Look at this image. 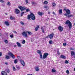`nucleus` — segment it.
<instances>
[{
	"instance_id": "nucleus-58",
	"label": "nucleus",
	"mask_w": 75,
	"mask_h": 75,
	"mask_svg": "<svg viewBox=\"0 0 75 75\" xmlns=\"http://www.w3.org/2000/svg\"><path fill=\"white\" fill-rule=\"evenodd\" d=\"M17 69H19L20 68L19 67H17Z\"/></svg>"
},
{
	"instance_id": "nucleus-61",
	"label": "nucleus",
	"mask_w": 75,
	"mask_h": 75,
	"mask_svg": "<svg viewBox=\"0 0 75 75\" xmlns=\"http://www.w3.org/2000/svg\"><path fill=\"white\" fill-rule=\"evenodd\" d=\"M1 33H0V36H1Z\"/></svg>"
},
{
	"instance_id": "nucleus-62",
	"label": "nucleus",
	"mask_w": 75,
	"mask_h": 75,
	"mask_svg": "<svg viewBox=\"0 0 75 75\" xmlns=\"http://www.w3.org/2000/svg\"><path fill=\"white\" fill-rule=\"evenodd\" d=\"M5 14H6V16H7V13H6Z\"/></svg>"
},
{
	"instance_id": "nucleus-54",
	"label": "nucleus",
	"mask_w": 75,
	"mask_h": 75,
	"mask_svg": "<svg viewBox=\"0 0 75 75\" xmlns=\"http://www.w3.org/2000/svg\"><path fill=\"white\" fill-rule=\"evenodd\" d=\"M52 13L54 15H55V12H54L53 11L52 12Z\"/></svg>"
},
{
	"instance_id": "nucleus-32",
	"label": "nucleus",
	"mask_w": 75,
	"mask_h": 75,
	"mask_svg": "<svg viewBox=\"0 0 75 75\" xmlns=\"http://www.w3.org/2000/svg\"><path fill=\"white\" fill-rule=\"evenodd\" d=\"M7 5H8V6H9L11 5V4L10 3V2L8 1L7 3Z\"/></svg>"
},
{
	"instance_id": "nucleus-35",
	"label": "nucleus",
	"mask_w": 75,
	"mask_h": 75,
	"mask_svg": "<svg viewBox=\"0 0 75 75\" xmlns=\"http://www.w3.org/2000/svg\"><path fill=\"white\" fill-rule=\"evenodd\" d=\"M14 63H15V64H17V59L14 60Z\"/></svg>"
},
{
	"instance_id": "nucleus-8",
	"label": "nucleus",
	"mask_w": 75,
	"mask_h": 75,
	"mask_svg": "<svg viewBox=\"0 0 75 75\" xmlns=\"http://www.w3.org/2000/svg\"><path fill=\"white\" fill-rule=\"evenodd\" d=\"M54 35V34L53 33H52L49 35V38L50 40H52V39L53 38Z\"/></svg>"
},
{
	"instance_id": "nucleus-7",
	"label": "nucleus",
	"mask_w": 75,
	"mask_h": 75,
	"mask_svg": "<svg viewBox=\"0 0 75 75\" xmlns=\"http://www.w3.org/2000/svg\"><path fill=\"white\" fill-rule=\"evenodd\" d=\"M64 11H65L67 14H71V11L69 9H67L66 10V8H64Z\"/></svg>"
},
{
	"instance_id": "nucleus-47",
	"label": "nucleus",
	"mask_w": 75,
	"mask_h": 75,
	"mask_svg": "<svg viewBox=\"0 0 75 75\" xmlns=\"http://www.w3.org/2000/svg\"><path fill=\"white\" fill-rule=\"evenodd\" d=\"M21 24H22V25H24V23H23V22H21Z\"/></svg>"
},
{
	"instance_id": "nucleus-45",
	"label": "nucleus",
	"mask_w": 75,
	"mask_h": 75,
	"mask_svg": "<svg viewBox=\"0 0 75 75\" xmlns=\"http://www.w3.org/2000/svg\"><path fill=\"white\" fill-rule=\"evenodd\" d=\"M17 57L18 58V59L19 60L20 59H21V57L19 56H18Z\"/></svg>"
},
{
	"instance_id": "nucleus-4",
	"label": "nucleus",
	"mask_w": 75,
	"mask_h": 75,
	"mask_svg": "<svg viewBox=\"0 0 75 75\" xmlns=\"http://www.w3.org/2000/svg\"><path fill=\"white\" fill-rule=\"evenodd\" d=\"M22 35L23 36H24L25 37V38H27L28 37V36H27V33L25 31L23 32L22 33Z\"/></svg>"
},
{
	"instance_id": "nucleus-50",
	"label": "nucleus",
	"mask_w": 75,
	"mask_h": 75,
	"mask_svg": "<svg viewBox=\"0 0 75 75\" xmlns=\"http://www.w3.org/2000/svg\"><path fill=\"white\" fill-rule=\"evenodd\" d=\"M0 2H1V3H4V1L3 0H0Z\"/></svg>"
},
{
	"instance_id": "nucleus-24",
	"label": "nucleus",
	"mask_w": 75,
	"mask_h": 75,
	"mask_svg": "<svg viewBox=\"0 0 75 75\" xmlns=\"http://www.w3.org/2000/svg\"><path fill=\"white\" fill-rule=\"evenodd\" d=\"M57 54L58 55H60V53H59V49L58 48L57 49Z\"/></svg>"
},
{
	"instance_id": "nucleus-55",
	"label": "nucleus",
	"mask_w": 75,
	"mask_h": 75,
	"mask_svg": "<svg viewBox=\"0 0 75 75\" xmlns=\"http://www.w3.org/2000/svg\"><path fill=\"white\" fill-rule=\"evenodd\" d=\"M2 55V53L0 52V57H1Z\"/></svg>"
},
{
	"instance_id": "nucleus-11",
	"label": "nucleus",
	"mask_w": 75,
	"mask_h": 75,
	"mask_svg": "<svg viewBox=\"0 0 75 75\" xmlns=\"http://www.w3.org/2000/svg\"><path fill=\"white\" fill-rule=\"evenodd\" d=\"M9 54H10L11 56V57L12 58H13V59L15 58L16 57L14 56V54H13V53H11V52H10L9 53Z\"/></svg>"
},
{
	"instance_id": "nucleus-21",
	"label": "nucleus",
	"mask_w": 75,
	"mask_h": 75,
	"mask_svg": "<svg viewBox=\"0 0 75 75\" xmlns=\"http://www.w3.org/2000/svg\"><path fill=\"white\" fill-rule=\"evenodd\" d=\"M4 41L6 44H7L8 42V41L7 40H4Z\"/></svg>"
},
{
	"instance_id": "nucleus-3",
	"label": "nucleus",
	"mask_w": 75,
	"mask_h": 75,
	"mask_svg": "<svg viewBox=\"0 0 75 75\" xmlns=\"http://www.w3.org/2000/svg\"><path fill=\"white\" fill-rule=\"evenodd\" d=\"M18 8L20 9L21 11H24L26 10V8L25 7H23L21 6H19L18 7Z\"/></svg>"
},
{
	"instance_id": "nucleus-19",
	"label": "nucleus",
	"mask_w": 75,
	"mask_h": 75,
	"mask_svg": "<svg viewBox=\"0 0 75 75\" xmlns=\"http://www.w3.org/2000/svg\"><path fill=\"white\" fill-rule=\"evenodd\" d=\"M35 69L36 71H39V68H38V67H35Z\"/></svg>"
},
{
	"instance_id": "nucleus-31",
	"label": "nucleus",
	"mask_w": 75,
	"mask_h": 75,
	"mask_svg": "<svg viewBox=\"0 0 75 75\" xmlns=\"http://www.w3.org/2000/svg\"><path fill=\"white\" fill-rule=\"evenodd\" d=\"M44 4H48V1H45L44 2Z\"/></svg>"
},
{
	"instance_id": "nucleus-5",
	"label": "nucleus",
	"mask_w": 75,
	"mask_h": 75,
	"mask_svg": "<svg viewBox=\"0 0 75 75\" xmlns=\"http://www.w3.org/2000/svg\"><path fill=\"white\" fill-rule=\"evenodd\" d=\"M14 13L15 14H20V10L17 8H16L15 10Z\"/></svg>"
},
{
	"instance_id": "nucleus-28",
	"label": "nucleus",
	"mask_w": 75,
	"mask_h": 75,
	"mask_svg": "<svg viewBox=\"0 0 75 75\" xmlns=\"http://www.w3.org/2000/svg\"><path fill=\"white\" fill-rule=\"evenodd\" d=\"M56 72V70L53 68L52 70V72Z\"/></svg>"
},
{
	"instance_id": "nucleus-14",
	"label": "nucleus",
	"mask_w": 75,
	"mask_h": 75,
	"mask_svg": "<svg viewBox=\"0 0 75 75\" xmlns=\"http://www.w3.org/2000/svg\"><path fill=\"white\" fill-rule=\"evenodd\" d=\"M44 7L45 8H46L47 10H48L49 9V7L45 5L44 6Z\"/></svg>"
},
{
	"instance_id": "nucleus-23",
	"label": "nucleus",
	"mask_w": 75,
	"mask_h": 75,
	"mask_svg": "<svg viewBox=\"0 0 75 75\" xmlns=\"http://www.w3.org/2000/svg\"><path fill=\"white\" fill-rule=\"evenodd\" d=\"M62 12V9L59 10V14H61Z\"/></svg>"
},
{
	"instance_id": "nucleus-40",
	"label": "nucleus",
	"mask_w": 75,
	"mask_h": 75,
	"mask_svg": "<svg viewBox=\"0 0 75 75\" xmlns=\"http://www.w3.org/2000/svg\"><path fill=\"white\" fill-rule=\"evenodd\" d=\"M67 17H69H69H72V15L68 14V15H67Z\"/></svg>"
},
{
	"instance_id": "nucleus-22",
	"label": "nucleus",
	"mask_w": 75,
	"mask_h": 75,
	"mask_svg": "<svg viewBox=\"0 0 75 75\" xmlns=\"http://www.w3.org/2000/svg\"><path fill=\"white\" fill-rule=\"evenodd\" d=\"M41 29L42 30V31L43 33H45V32H44V28L42 27L41 28Z\"/></svg>"
},
{
	"instance_id": "nucleus-37",
	"label": "nucleus",
	"mask_w": 75,
	"mask_h": 75,
	"mask_svg": "<svg viewBox=\"0 0 75 75\" xmlns=\"http://www.w3.org/2000/svg\"><path fill=\"white\" fill-rule=\"evenodd\" d=\"M65 63H66V64H68L69 63V62H68V60H65Z\"/></svg>"
},
{
	"instance_id": "nucleus-9",
	"label": "nucleus",
	"mask_w": 75,
	"mask_h": 75,
	"mask_svg": "<svg viewBox=\"0 0 75 75\" xmlns=\"http://www.w3.org/2000/svg\"><path fill=\"white\" fill-rule=\"evenodd\" d=\"M58 29L60 32H62L63 31V27L61 26H59L58 28Z\"/></svg>"
},
{
	"instance_id": "nucleus-15",
	"label": "nucleus",
	"mask_w": 75,
	"mask_h": 75,
	"mask_svg": "<svg viewBox=\"0 0 75 75\" xmlns=\"http://www.w3.org/2000/svg\"><path fill=\"white\" fill-rule=\"evenodd\" d=\"M5 24L7 26H8L10 25L9 23H8V22L7 21L5 22Z\"/></svg>"
},
{
	"instance_id": "nucleus-30",
	"label": "nucleus",
	"mask_w": 75,
	"mask_h": 75,
	"mask_svg": "<svg viewBox=\"0 0 75 75\" xmlns=\"http://www.w3.org/2000/svg\"><path fill=\"white\" fill-rule=\"evenodd\" d=\"M49 43L50 44H52V40H50L49 41Z\"/></svg>"
},
{
	"instance_id": "nucleus-16",
	"label": "nucleus",
	"mask_w": 75,
	"mask_h": 75,
	"mask_svg": "<svg viewBox=\"0 0 75 75\" xmlns=\"http://www.w3.org/2000/svg\"><path fill=\"white\" fill-rule=\"evenodd\" d=\"M75 52L73 51H72L71 52V56H73L74 55H75Z\"/></svg>"
},
{
	"instance_id": "nucleus-52",
	"label": "nucleus",
	"mask_w": 75,
	"mask_h": 75,
	"mask_svg": "<svg viewBox=\"0 0 75 75\" xmlns=\"http://www.w3.org/2000/svg\"><path fill=\"white\" fill-rule=\"evenodd\" d=\"M68 14H67V13H65L64 14V16H68Z\"/></svg>"
},
{
	"instance_id": "nucleus-57",
	"label": "nucleus",
	"mask_w": 75,
	"mask_h": 75,
	"mask_svg": "<svg viewBox=\"0 0 75 75\" xmlns=\"http://www.w3.org/2000/svg\"><path fill=\"white\" fill-rule=\"evenodd\" d=\"M48 37H49V35H48V36H46V38H48Z\"/></svg>"
},
{
	"instance_id": "nucleus-51",
	"label": "nucleus",
	"mask_w": 75,
	"mask_h": 75,
	"mask_svg": "<svg viewBox=\"0 0 75 75\" xmlns=\"http://www.w3.org/2000/svg\"><path fill=\"white\" fill-rule=\"evenodd\" d=\"M0 2H1V3H4V1L3 0H0Z\"/></svg>"
},
{
	"instance_id": "nucleus-44",
	"label": "nucleus",
	"mask_w": 75,
	"mask_h": 75,
	"mask_svg": "<svg viewBox=\"0 0 75 75\" xmlns=\"http://www.w3.org/2000/svg\"><path fill=\"white\" fill-rule=\"evenodd\" d=\"M63 45L64 46H67V43H63Z\"/></svg>"
},
{
	"instance_id": "nucleus-53",
	"label": "nucleus",
	"mask_w": 75,
	"mask_h": 75,
	"mask_svg": "<svg viewBox=\"0 0 75 75\" xmlns=\"http://www.w3.org/2000/svg\"><path fill=\"white\" fill-rule=\"evenodd\" d=\"M35 3H34V2H32V4H33V5H34V4H35Z\"/></svg>"
},
{
	"instance_id": "nucleus-49",
	"label": "nucleus",
	"mask_w": 75,
	"mask_h": 75,
	"mask_svg": "<svg viewBox=\"0 0 75 75\" xmlns=\"http://www.w3.org/2000/svg\"><path fill=\"white\" fill-rule=\"evenodd\" d=\"M10 70L9 69H8L7 71V72L8 73H10Z\"/></svg>"
},
{
	"instance_id": "nucleus-46",
	"label": "nucleus",
	"mask_w": 75,
	"mask_h": 75,
	"mask_svg": "<svg viewBox=\"0 0 75 75\" xmlns=\"http://www.w3.org/2000/svg\"><path fill=\"white\" fill-rule=\"evenodd\" d=\"M52 5L53 6H56V4L55 3H53Z\"/></svg>"
},
{
	"instance_id": "nucleus-39",
	"label": "nucleus",
	"mask_w": 75,
	"mask_h": 75,
	"mask_svg": "<svg viewBox=\"0 0 75 75\" xmlns=\"http://www.w3.org/2000/svg\"><path fill=\"white\" fill-rule=\"evenodd\" d=\"M28 33L29 35H31L32 33L31 32L28 31Z\"/></svg>"
},
{
	"instance_id": "nucleus-13",
	"label": "nucleus",
	"mask_w": 75,
	"mask_h": 75,
	"mask_svg": "<svg viewBox=\"0 0 75 75\" xmlns=\"http://www.w3.org/2000/svg\"><path fill=\"white\" fill-rule=\"evenodd\" d=\"M40 28V26L38 25H37V27H36L35 28V31H38V28Z\"/></svg>"
},
{
	"instance_id": "nucleus-10",
	"label": "nucleus",
	"mask_w": 75,
	"mask_h": 75,
	"mask_svg": "<svg viewBox=\"0 0 75 75\" xmlns=\"http://www.w3.org/2000/svg\"><path fill=\"white\" fill-rule=\"evenodd\" d=\"M20 62L21 63V64L23 65V67H24V66H25V62H24V61H23L22 59H21L20 60Z\"/></svg>"
},
{
	"instance_id": "nucleus-6",
	"label": "nucleus",
	"mask_w": 75,
	"mask_h": 75,
	"mask_svg": "<svg viewBox=\"0 0 75 75\" xmlns=\"http://www.w3.org/2000/svg\"><path fill=\"white\" fill-rule=\"evenodd\" d=\"M48 55V53H45L43 56V59H45V58H47Z\"/></svg>"
},
{
	"instance_id": "nucleus-12",
	"label": "nucleus",
	"mask_w": 75,
	"mask_h": 75,
	"mask_svg": "<svg viewBox=\"0 0 75 75\" xmlns=\"http://www.w3.org/2000/svg\"><path fill=\"white\" fill-rule=\"evenodd\" d=\"M1 75H7V73L5 71H2L1 72Z\"/></svg>"
},
{
	"instance_id": "nucleus-33",
	"label": "nucleus",
	"mask_w": 75,
	"mask_h": 75,
	"mask_svg": "<svg viewBox=\"0 0 75 75\" xmlns=\"http://www.w3.org/2000/svg\"><path fill=\"white\" fill-rule=\"evenodd\" d=\"M13 71H16V69L15 68V67H13Z\"/></svg>"
},
{
	"instance_id": "nucleus-25",
	"label": "nucleus",
	"mask_w": 75,
	"mask_h": 75,
	"mask_svg": "<svg viewBox=\"0 0 75 75\" xmlns=\"http://www.w3.org/2000/svg\"><path fill=\"white\" fill-rule=\"evenodd\" d=\"M5 58L8 59H10V57H9V56L7 55H6L5 57Z\"/></svg>"
},
{
	"instance_id": "nucleus-26",
	"label": "nucleus",
	"mask_w": 75,
	"mask_h": 75,
	"mask_svg": "<svg viewBox=\"0 0 75 75\" xmlns=\"http://www.w3.org/2000/svg\"><path fill=\"white\" fill-rule=\"evenodd\" d=\"M37 53H38V54H42L41 51H40L39 50H37Z\"/></svg>"
},
{
	"instance_id": "nucleus-56",
	"label": "nucleus",
	"mask_w": 75,
	"mask_h": 75,
	"mask_svg": "<svg viewBox=\"0 0 75 75\" xmlns=\"http://www.w3.org/2000/svg\"><path fill=\"white\" fill-rule=\"evenodd\" d=\"M51 13V12H49L48 13V14H50V13Z\"/></svg>"
},
{
	"instance_id": "nucleus-38",
	"label": "nucleus",
	"mask_w": 75,
	"mask_h": 75,
	"mask_svg": "<svg viewBox=\"0 0 75 75\" xmlns=\"http://www.w3.org/2000/svg\"><path fill=\"white\" fill-rule=\"evenodd\" d=\"M23 14H24V12H22L21 13V16H23Z\"/></svg>"
},
{
	"instance_id": "nucleus-43",
	"label": "nucleus",
	"mask_w": 75,
	"mask_h": 75,
	"mask_svg": "<svg viewBox=\"0 0 75 75\" xmlns=\"http://www.w3.org/2000/svg\"><path fill=\"white\" fill-rule=\"evenodd\" d=\"M26 12H28V11H30V9L28 8V9H26Z\"/></svg>"
},
{
	"instance_id": "nucleus-41",
	"label": "nucleus",
	"mask_w": 75,
	"mask_h": 75,
	"mask_svg": "<svg viewBox=\"0 0 75 75\" xmlns=\"http://www.w3.org/2000/svg\"><path fill=\"white\" fill-rule=\"evenodd\" d=\"M25 40H23L22 42V44H25Z\"/></svg>"
},
{
	"instance_id": "nucleus-36",
	"label": "nucleus",
	"mask_w": 75,
	"mask_h": 75,
	"mask_svg": "<svg viewBox=\"0 0 75 75\" xmlns=\"http://www.w3.org/2000/svg\"><path fill=\"white\" fill-rule=\"evenodd\" d=\"M13 36H14V35L13 34H12L11 35H10V37H11L12 38H13Z\"/></svg>"
},
{
	"instance_id": "nucleus-2",
	"label": "nucleus",
	"mask_w": 75,
	"mask_h": 75,
	"mask_svg": "<svg viewBox=\"0 0 75 75\" xmlns=\"http://www.w3.org/2000/svg\"><path fill=\"white\" fill-rule=\"evenodd\" d=\"M65 24H68V26L69 27V29L71 30L72 28V23L69 20H67L64 22Z\"/></svg>"
},
{
	"instance_id": "nucleus-18",
	"label": "nucleus",
	"mask_w": 75,
	"mask_h": 75,
	"mask_svg": "<svg viewBox=\"0 0 75 75\" xmlns=\"http://www.w3.org/2000/svg\"><path fill=\"white\" fill-rule=\"evenodd\" d=\"M38 14L39 16H42L43 14H44V13H42L40 11L38 12Z\"/></svg>"
},
{
	"instance_id": "nucleus-17",
	"label": "nucleus",
	"mask_w": 75,
	"mask_h": 75,
	"mask_svg": "<svg viewBox=\"0 0 75 75\" xmlns=\"http://www.w3.org/2000/svg\"><path fill=\"white\" fill-rule=\"evenodd\" d=\"M16 44H17V45L19 47H21V44H20V43L18 42H17Z\"/></svg>"
},
{
	"instance_id": "nucleus-20",
	"label": "nucleus",
	"mask_w": 75,
	"mask_h": 75,
	"mask_svg": "<svg viewBox=\"0 0 75 75\" xmlns=\"http://www.w3.org/2000/svg\"><path fill=\"white\" fill-rule=\"evenodd\" d=\"M61 57L62 58H63V59H65V58H66L65 56H64L63 55H62L61 56Z\"/></svg>"
},
{
	"instance_id": "nucleus-63",
	"label": "nucleus",
	"mask_w": 75,
	"mask_h": 75,
	"mask_svg": "<svg viewBox=\"0 0 75 75\" xmlns=\"http://www.w3.org/2000/svg\"><path fill=\"white\" fill-rule=\"evenodd\" d=\"M16 45H14V47H16Z\"/></svg>"
},
{
	"instance_id": "nucleus-34",
	"label": "nucleus",
	"mask_w": 75,
	"mask_h": 75,
	"mask_svg": "<svg viewBox=\"0 0 75 75\" xmlns=\"http://www.w3.org/2000/svg\"><path fill=\"white\" fill-rule=\"evenodd\" d=\"M10 19L11 20H14V18L13 16H11L10 17Z\"/></svg>"
},
{
	"instance_id": "nucleus-59",
	"label": "nucleus",
	"mask_w": 75,
	"mask_h": 75,
	"mask_svg": "<svg viewBox=\"0 0 75 75\" xmlns=\"http://www.w3.org/2000/svg\"><path fill=\"white\" fill-rule=\"evenodd\" d=\"M5 64H6V65H8V64L7 62H6Z\"/></svg>"
},
{
	"instance_id": "nucleus-1",
	"label": "nucleus",
	"mask_w": 75,
	"mask_h": 75,
	"mask_svg": "<svg viewBox=\"0 0 75 75\" xmlns=\"http://www.w3.org/2000/svg\"><path fill=\"white\" fill-rule=\"evenodd\" d=\"M30 18L32 20H35V16L34 15V14L32 13H30V15H28L27 16V19L28 20H30Z\"/></svg>"
},
{
	"instance_id": "nucleus-42",
	"label": "nucleus",
	"mask_w": 75,
	"mask_h": 75,
	"mask_svg": "<svg viewBox=\"0 0 75 75\" xmlns=\"http://www.w3.org/2000/svg\"><path fill=\"white\" fill-rule=\"evenodd\" d=\"M66 73L67 74H69V70H67L66 71Z\"/></svg>"
},
{
	"instance_id": "nucleus-29",
	"label": "nucleus",
	"mask_w": 75,
	"mask_h": 75,
	"mask_svg": "<svg viewBox=\"0 0 75 75\" xmlns=\"http://www.w3.org/2000/svg\"><path fill=\"white\" fill-rule=\"evenodd\" d=\"M40 58H41V59H42V53L40 54Z\"/></svg>"
},
{
	"instance_id": "nucleus-48",
	"label": "nucleus",
	"mask_w": 75,
	"mask_h": 75,
	"mask_svg": "<svg viewBox=\"0 0 75 75\" xmlns=\"http://www.w3.org/2000/svg\"><path fill=\"white\" fill-rule=\"evenodd\" d=\"M25 2L26 4H27L28 3V0H26Z\"/></svg>"
},
{
	"instance_id": "nucleus-27",
	"label": "nucleus",
	"mask_w": 75,
	"mask_h": 75,
	"mask_svg": "<svg viewBox=\"0 0 75 75\" xmlns=\"http://www.w3.org/2000/svg\"><path fill=\"white\" fill-rule=\"evenodd\" d=\"M70 50H71V51H75V49L74 48L70 47Z\"/></svg>"
},
{
	"instance_id": "nucleus-60",
	"label": "nucleus",
	"mask_w": 75,
	"mask_h": 75,
	"mask_svg": "<svg viewBox=\"0 0 75 75\" xmlns=\"http://www.w3.org/2000/svg\"><path fill=\"white\" fill-rule=\"evenodd\" d=\"M14 33H17V32L16 31H14Z\"/></svg>"
}]
</instances>
